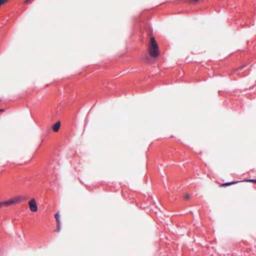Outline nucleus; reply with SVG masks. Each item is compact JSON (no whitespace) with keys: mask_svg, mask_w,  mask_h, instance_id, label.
<instances>
[{"mask_svg":"<svg viewBox=\"0 0 256 256\" xmlns=\"http://www.w3.org/2000/svg\"><path fill=\"white\" fill-rule=\"evenodd\" d=\"M148 50L150 54L152 57L156 58L160 54L158 45L154 37L150 38Z\"/></svg>","mask_w":256,"mask_h":256,"instance_id":"1","label":"nucleus"},{"mask_svg":"<svg viewBox=\"0 0 256 256\" xmlns=\"http://www.w3.org/2000/svg\"><path fill=\"white\" fill-rule=\"evenodd\" d=\"M26 200V197H25L24 196H16V197L14 198H13L10 199L8 200H7V202H8V205L9 206L10 205L16 204L20 202L24 201Z\"/></svg>","mask_w":256,"mask_h":256,"instance_id":"2","label":"nucleus"},{"mask_svg":"<svg viewBox=\"0 0 256 256\" xmlns=\"http://www.w3.org/2000/svg\"><path fill=\"white\" fill-rule=\"evenodd\" d=\"M30 210L32 212H36L38 210V206L34 198L32 199L28 202Z\"/></svg>","mask_w":256,"mask_h":256,"instance_id":"3","label":"nucleus"},{"mask_svg":"<svg viewBox=\"0 0 256 256\" xmlns=\"http://www.w3.org/2000/svg\"><path fill=\"white\" fill-rule=\"evenodd\" d=\"M60 126V122H58L52 126V128L54 131L56 132L59 130Z\"/></svg>","mask_w":256,"mask_h":256,"instance_id":"4","label":"nucleus"},{"mask_svg":"<svg viewBox=\"0 0 256 256\" xmlns=\"http://www.w3.org/2000/svg\"><path fill=\"white\" fill-rule=\"evenodd\" d=\"M239 182H240L238 181V182H231L224 183V184H222L220 185V186H230V185L233 184H235L238 183Z\"/></svg>","mask_w":256,"mask_h":256,"instance_id":"5","label":"nucleus"},{"mask_svg":"<svg viewBox=\"0 0 256 256\" xmlns=\"http://www.w3.org/2000/svg\"><path fill=\"white\" fill-rule=\"evenodd\" d=\"M8 206V205L7 201L2 202H0V208L3 206Z\"/></svg>","mask_w":256,"mask_h":256,"instance_id":"6","label":"nucleus"},{"mask_svg":"<svg viewBox=\"0 0 256 256\" xmlns=\"http://www.w3.org/2000/svg\"><path fill=\"white\" fill-rule=\"evenodd\" d=\"M54 218L56 220V222L57 223H60V218H59V214L58 213H56L55 215H54Z\"/></svg>","mask_w":256,"mask_h":256,"instance_id":"7","label":"nucleus"},{"mask_svg":"<svg viewBox=\"0 0 256 256\" xmlns=\"http://www.w3.org/2000/svg\"><path fill=\"white\" fill-rule=\"evenodd\" d=\"M8 0H0V6L8 2Z\"/></svg>","mask_w":256,"mask_h":256,"instance_id":"8","label":"nucleus"},{"mask_svg":"<svg viewBox=\"0 0 256 256\" xmlns=\"http://www.w3.org/2000/svg\"><path fill=\"white\" fill-rule=\"evenodd\" d=\"M190 196L189 194H186L184 196V198L186 200H188L190 198Z\"/></svg>","mask_w":256,"mask_h":256,"instance_id":"9","label":"nucleus"},{"mask_svg":"<svg viewBox=\"0 0 256 256\" xmlns=\"http://www.w3.org/2000/svg\"><path fill=\"white\" fill-rule=\"evenodd\" d=\"M245 66L244 65H243V66H240V68H238V69H236V71H240V70H241L243 69V68Z\"/></svg>","mask_w":256,"mask_h":256,"instance_id":"10","label":"nucleus"},{"mask_svg":"<svg viewBox=\"0 0 256 256\" xmlns=\"http://www.w3.org/2000/svg\"><path fill=\"white\" fill-rule=\"evenodd\" d=\"M246 181L256 183V180H254V179H250V180H246Z\"/></svg>","mask_w":256,"mask_h":256,"instance_id":"11","label":"nucleus"},{"mask_svg":"<svg viewBox=\"0 0 256 256\" xmlns=\"http://www.w3.org/2000/svg\"><path fill=\"white\" fill-rule=\"evenodd\" d=\"M57 231L58 232L60 231V223H57Z\"/></svg>","mask_w":256,"mask_h":256,"instance_id":"12","label":"nucleus"},{"mask_svg":"<svg viewBox=\"0 0 256 256\" xmlns=\"http://www.w3.org/2000/svg\"><path fill=\"white\" fill-rule=\"evenodd\" d=\"M30 0H26L25 2H24V3L25 4H27L29 1H30Z\"/></svg>","mask_w":256,"mask_h":256,"instance_id":"13","label":"nucleus"},{"mask_svg":"<svg viewBox=\"0 0 256 256\" xmlns=\"http://www.w3.org/2000/svg\"><path fill=\"white\" fill-rule=\"evenodd\" d=\"M4 111V109H0V112H2Z\"/></svg>","mask_w":256,"mask_h":256,"instance_id":"14","label":"nucleus"}]
</instances>
